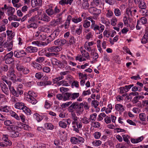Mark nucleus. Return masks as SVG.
I'll return each mask as SVG.
<instances>
[{
  "label": "nucleus",
  "instance_id": "obj_34",
  "mask_svg": "<svg viewBox=\"0 0 148 148\" xmlns=\"http://www.w3.org/2000/svg\"><path fill=\"white\" fill-rule=\"evenodd\" d=\"M59 125L63 128H66L67 127V125L66 123L65 120L63 119L59 122Z\"/></svg>",
  "mask_w": 148,
  "mask_h": 148
},
{
  "label": "nucleus",
  "instance_id": "obj_57",
  "mask_svg": "<svg viewBox=\"0 0 148 148\" xmlns=\"http://www.w3.org/2000/svg\"><path fill=\"white\" fill-rule=\"evenodd\" d=\"M101 143V141L99 140H95L92 142V144L95 147H98L100 146Z\"/></svg>",
  "mask_w": 148,
  "mask_h": 148
},
{
  "label": "nucleus",
  "instance_id": "obj_35",
  "mask_svg": "<svg viewBox=\"0 0 148 148\" xmlns=\"http://www.w3.org/2000/svg\"><path fill=\"white\" fill-rule=\"evenodd\" d=\"M63 95L64 101H66L70 100H71V92H66Z\"/></svg>",
  "mask_w": 148,
  "mask_h": 148
},
{
  "label": "nucleus",
  "instance_id": "obj_24",
  "mask_svg": "<svg viewBox=\"0 0 148 148\" xmlns=\"http://www.w3.org/2000/svg\"><path fill=\"white\" fill-rule=\"evenodd\" d=\"M38 19L46 22H49L51 20L50 18L45 13L43 14Z\"/></svg>",
  "mask_w": 148,
  "mask_h": 148
},
{
  "label": "nucleus",
  "instance_id": "obj_47",
  "mask_svg": "<svg viewBox=\"0 0 148 148\" xmlns=\"http://www.w3.org/2000/svg\"><path fill=\"white\" fill-rule=\"evenodd\" d=\"M32 66L35 68H36L39 70L42 69V66L36 62H33L32 64Z\"/></svg>",
  "mask_w": 148,
  "mask_h": 148
},
{
  "label": "nucleus",
  "instance_id": "obj_32",
  "mask_svg": "<svg viewBox=\"0 0 148 148\" xmlns=\"http://www.w3.org/2000/svg\"><path fill=\"white\" fill-rule=\"evenodd\" d=\"M7 14L8 16L13 14L15 11V9L11 7H9L7 8Z\"/></svg>",
  "mask_w": 148,
  "mask_h": 148
},
{
  "label": "nucleus",
  "instance_id": "obj_4",
  "mask_svg": "<svg viewBox=\"0 0 148 148\" xmlns=\"http://www.w3.org/2000/svg\"><path fill=\"white\" fill-rule=\"evenodd\" d=\"M134 86L133 84L129 85H125L124 86L121 87L119 88L120 94H123L127 92Z\"/></svg>",
  "mask_w": 148,
  "mask_h": 148
},
{
  "label": "nucleus",
  "instance_id": "obj_20",
  "mask_svg": "<svg viewBox=\"0 0 148 148\" xmlns=\"http://www.w3.org/2000/svg\"><path fill=\"white\" fill-rule=\"evenodd\" d=\"M104 28L105 27L103 25L100 24L99 25H96L92 29L95 31L99 30V34H100V33H101L103 32Z\"/></svg>",
  "mask_w": 148,
  "mask_h": 148
},
{
  "label": "nucleus",
  "instance_id": "obj_17",
  "mask_svg": "<svg viewBox=\"0 0 148 148\" xmlns=\"http://www.w3.org/2000/svg\"><path fill=\"white\" fill-rule=\"evenodd\" d=\"M94 44V42L93 41H90V42H86L84 45V48L85 49L88 51H91V46H92Z\"/></svg>",
  "mask_w": 148,
  "mask_h": 148
},
{
  "label": "nucleus",
  "instance_id": "obj_11",
  "mask_svg": "<svg viewBox=\"0 0 148 148\" xmlns=\"http://www.w3.org/2000/svg\"><path fill=\"white\" fill-rule=\"evenodd\" d=\"M25 97L26 99L32 98H36L37 96V93L34 92L32 91H29L28 93H25Z\"/></svg>",
  "mask_w": 148,
  "mask_h": 148
},
{
  "label": "nucleus",
  "instance_id": "obj_56",
  "mask_svg": "<svg viewBox=\"0 0 148 148\" xmlns=\"http://www.w3.org/2000/svg\"><path fill=\"white\" fill-rule=\"evenodd\" d=\"M138 21H139L140 23H141L143 25H146L148 24L147 18L145 17H142L140 20Z\"/></svg>",
  "mask_w": 148,
  "mask_h": 148
},
{
  "label": "nucleus",
  "instance_id": "obj_53",
  "mask_svg": "<svg viewBox=\"0 0 148 148\" xmlns=\"http://www.w3.org/2000/svg\"><path fill=\"white\" fill-rule=\"evenodd\" d=\"M10 114L11 116L14 118L16 120L19 121L20 120L19 116L14 112L11 111L10 112Z\"/></svg>",
  "mask_w": 148,
  "mask_h": 148
},
{
  "label": "nucleus",
  "instance_id": "obj_5",
  "mask_svg": "<svg viewBox=\"0 0 148 148\" xmlns=\"http://www.w3.org/2000/svg\"><path fill=\"white\" fill-rule=\"evenodd\" d=\"M79 104V103L77 102H72L71 105L68 108V110L69 112H71V114L75 113L74 111L75 110L77 109V108Z\"/></svg>",
  "mask_w": 148,
  "mask_h": 148
},
{
  "label": "nucleus",
  "instance_id": "obj_30",
  "mask_svg": "<svg viewBox=\"0 0 148 148\" xmlns=\"http://www.w3.org/2000/svg\"><path fill=\"white\" fill-rule=\"evenodd\" d=\"M143 136H141L137 138H131V141L133 143H137L141 142L143 139Z\"/></svg>",
  "mask_w": 148,
  "mask_h": 148
},
{
  "label": "nucleus",
  "instance_id": "obj_38",
  "mask_svg": "<svg viewBox=\"0 0 148 148\" xmlns=\"http://www.w3.org/2000/svg\"><path fill=\"white\" fill-rule=\"evenodd\" d=\"M39 3H38L37 0H31V4L32 7L34 8L39 4V5H40L41 4L42 2V0H39Z\"/></svg>",
  "mask_w": 148,
  "mask_h": 148
},
{
  "label": "nucleus",
  "instance_id": "obj_55",
  "mask_svg": "<svg viewBox=\"0 0 148 148\" xmlns=\"http://www.w3.org/2000/svg\"><path fill=\"white\" fill-rule=\"evenodd\" d=\"M29 24L27 25V28L29 29L32 28L34 29H36L38 27V25L37 23L34 22L29 23Z\"/></svg>",
  "mask_w": 148,
  "mask_h": 148
},
{
  "label": "nucleus",
  "instance_id": "obj_50",
  "mask_svg": "<svg viewBox=\"0 0 148 148\" xmlns=\"http://www.w3.org/2000/svg\"><path fill=\"white\" fill-rule=\"evenodd\" d=\"M34 118L36 119L38 122H40L42 119V117L38 113H34L33 115Z\"/></svg>",
  "mask_w": 148,
  "mask_h": 148
},
{
  "label": "nucleus",
  "instance_id": "obj_61",
  "mask_svg": "<svg viewBox=\"0 0 148 148\" xmlns=\"http://www.w3.org/2000/svg\"><path fill=\"white\" fill-rule=\"evenodd\" d=\"M117 19L116 17L114 16L112 17L111 20L110 22L112 26H115L117 23Z\"/></svg>",
  "mask_w": 148,
  "mask_h": 148
},
{
  "label": "nucleus",
  "instance_id": "obj_51",
  "mask_svg": "<svg viewBox=\"0 0 148 148\" xmlns=\"http://www.w3.org/2000/svg\"><path fill=\"white\" fill-rule=\"evenodd\" d=\"M148 42V35L147 33H145L142 38L141 42L145 44Z\"/></svg>",
  "mask_w": 148,
  "mask_h": 148
},
{
  "label": "nucleus",
  "instance_id": "obj_22",
  "mask_svg": "<svg viewBox=\"0 0 148 148\" xmlns=\"http://www.w3.org/2000/svg\"><path fill=\"white\" fill-rule=\"evenodd\" d=\"M66 56L67 57V59L69 60V61L74 60V58L73 57V54L70 51H68L66 56L63 55H62L61 57L63 59L64 58H65Z\"/></svg>",
  "mask_w": 148,
  "mask_h": 148
},
{
  "label": "nucleus",
  "instance_id": "obj_18",
  "mask_svg": "<svg viewBox=\"0 0 148 148\" xmlns=\"http://www.w3.org/2000/svg\"><path fill=\"white\" fill-rule=\"evenodd\" d=\"M61 48L59 46H53L47 48V51L49 52H57L61 51Z\"/></svg>",
  "mask_w": 148,
  "mask_h": 148
},
{
  "label": "nucleus",
  "instance_id": "obj_28",
  "mask_svg": "<svg viewBox=\"0 0 148 148\" xmlns=\"http://www.w3.org/2000/svg\"><path fill=\"white\" fill-rule=\"evenodd\" d=\"M24 104L21 102H18L16 103L14 105V107L15 108L22 110L25 106Z\"/></svg>",
  "mask_w": 148,
  "mask_h": 148
},
{
  "label": "nucleus",
  "instance_id": "obj_7",
  "mask_svg": "<svg viewBox=\"0 0 148 148\" xmlns=\"http://www.w3.org/2000/svg\"><path fill=\"white\" fill-rule=\"evenodd\" d=\"M14 121H13L10 120H6L4 121V124L7 126H9L8 128V130H14L15 126L13 125Z\"/></svg>",
  "mask_w": 148,
  "mask_h": 148
},
{
  "label": "nucleus",
  "instance_id": "obj_6",
  "mask_svg": "<svg viewBox=\"0 0 148 148\" xmlns=\"http://www.w3.org/2000/svg\"><path fill=\"white\" fill-rule=\"evenodd\" d=\"M73 131L77 133H79V129L82 127V124L81 121H78L72 125Z\"/></svg>",
  "mask_w": 148,
  "mask_h": 148
},
{
  "label": "nucleus",
  "instance_id": "obj_29",
  "mask_svg": "<svg viewBox=\"0 0 148 148\" xmlns=\"http://www.w3.org/2000/svg\"><path fill=\"white\" fill-rule=\"evenodd\" d=\"M51 62L53 65L57 66L59 67L61 66V62L56 58L52 59L51 60Z\"/></svg>",
  "mask_w": 148,
  "mask_h": 148
},
{
  "label": "nucleus",
  "instance_id": "obj_37",
  "mask_svg": "<svg viewBox=\"0 0 148 148\" xmlns=\"http://www.w3.org/2000/svg\"><path fill=\"white\" fill-rule=\"evenodd\" d=\"M10 110V108L7 106L0 107V111L5 112H8Z\"/></svg>",
  "mask_w": 148,
  "mask_h": 148
},
{
  "label": "nucleus",
  "instance_id": "obj_8",
  "mask_svg": "<svg viewBox=\"0 0 148 148\" xmlns=\"http://www.w3.org/2000/svg\"><path fill=\"white\" fill-rule=\"evenodd\" d=\"M115 110L118 112L120 114H121L125 111V107L120 103H119L115 105Z\"/></svg>",
  "mask_w": 148,
  "mask_h": 148
},
{
  "label": "nucleus",
  "instance_id": "obj_19",
  "mask_svg": "<svg viewBox=\"0 0 148 148\" xmlns=\"http://www.w3.org/2000/svg\"><path fill=\"white\" fill-rule=\"evenodd\" d=\"M66 42V40L65 39H58L54 41V44L56 45L62 46L65 44Z\"/></svg>",
  "mask_w": 148,
  "mask_h": 148
},
{
  "label": "nucleus",
  "instance_id": "obj_16",
  "mask_svg": "<svg viewBox=\"0 0 148 148\" xmlns=\"http://www.w3.org/2000/svg\"><path fill=\"white\" fill-rule=\"evenodd\" d=\"M25 50L28 53H34L37 52L38 49L36 47L29 46L25 48Z\"/></svg>",
  "mask_w": 148,
  "mask_h": 148
},
{
  "label": "nucleus",
  "instance_id": "obj_33",
  "mask_svg": "<svg viewBox=\"0 0 148 148\" xmlns=\"http://www.w3.org/2000/svg\"><path fill=\"white\" fill-rule=\"evenodd\" d=\"M16 130V129H14L13 130H9L11 131L10 132L11 136L12 137H16L19 136V133L17 131L15 130Z\"/></svg>",
  "mask_w": 148,
  "mask_h": 148
},
{
  "label": "nucleus",
  "instance_id": "obj_48",
  "mask_svg": "<svg viewBox=\"0 0 148 148\" xmlns=\"http://www.w3.org/2000/svg\"><path fill=\"white\" fill-rule=\"evenodd\" d=\"M25 66L22 65L21 64L17 63L16 64V67L17 70L19 71H21L23 73V70Z\"/></svg>",
  "mask_w": 148,
  "mask_h": 148
},
{
  "label": "nucleus",
  "instance_id": "obj_62",
  "mask_svg": "<svg viewBox=\"0 0 148 148\" xmlns=\"http://www.w3.org/2000/svg\"><path fill=\"white\" fill-rule=\"evenodd\" d=\"M139 117L140 120L143 121H146V115L144 113L140 114L139 115Z\"/></svg>",
  "mask_w": 148,
  "mask_h": 148
},
{
  "label": "nucleus",
  "instance_id": "obj_10",
  "mask_svg": "<svg viewBox=\"0 0 148 148\" xmlns=\"http://www.w3.org/2000/svg\"><path fill=\"white\" fill-rule=\"evenodd\" d=\"M0 87L2 92L7 95H8L9 91L8 88L5 84L3 82H0Z\"/></svg>",
  "mask_w": 148,
  "mask_h": 148
},
{
  "label": "nucleus",
  "instance_id": "obj_59",
  "mask_svg": "<svg viewBox=\"0 0 148 148\" xmlns=\"http://www.w3.org/2000/svg\"><path fill=\"white\" fill-rule=\"evenodd\" d=\"M17 124L16 125H14V126H15L14 129L18 130L19 128L22 129L24 124L21 122H17Z\"/></svg>",
  "mask_w": 148,
  "mask_h": 148
},
{
  "label": "nucleus",
  "instance_id": "obj_40",
  "mask_svg": "<svg viewBox=\"0 0 148 148\" xmlns=\"http://www.w3.org/2000/svg\"><path fill=\"white\" fill-rule=\"evenodd\" d=\"M114 14L112 11L110 10H106V17L108 18H111L113 16Z\"/></svg>",
  "mask_w": 148,
  "mask_h": 148
},
{
  "label": "nucleus",
  "instance_id": "obj_60",
  "mask_svg": "<svg viewBox=\"0 0 148 148\" xmlns=\"http://www.w3.org/2000/svg\"><path fill=\"white\" fill-rule=\"evenodd\" d=\"M97 116V114L96 113H94L90 115L89 118L90 121H92L93 122L95 121L96 119Z\"/></svg>",
  "mask_w": 148,
  "mask_h": 148
},
{
  "label": "nucleus",
  "instance_id": "obj_49",
  "mask_svg": "<svg viewBox=\"0 0 148 148\" xmlns=\"http://www.w3.org/2000/svg\"><path fill=\"white\" fill-rule=\"evenodd\" d=\"M22 110L25 114L27 115H30L31 114L32 112L31 110L25 106Z\"/></svg>",
  "mask_w": 148,
  "mask_h": 148
},
{
  "label": "nucleus",
  "instance_id": "obj_58",
  "mask_svg": "<svg viewBox=\"0 0 148 148\" xmlns=\"http://www.w3.org/2000/svg\"><path fill=\"white\" fill-rule=\"evenodd\" d=\"M26 100L33 104H35L38 102V101L36 99V98H33L30 99L28 98V99H26Z\"/></svg>",
  "mask_w": 148,
  "mask_h": 148
},
{
  "label": "nucleus",
  "instance_id": "obj_44",
  "mask_svg": "<svg viewBox=\"0 0 148 148\" xmlns=\"http://www.w3.org/2000/svg\"><path fill=\"white\" fill-rule=\"evenodd\" d=\"M140 13L145 17H147L148 19V10L146 9H140L139 10Z\"/></svg>",
  "mask_w": 148,
  "mask_h": 148
},
{
  "label": "nucleus",
  "instance_id": "obj_63",
  "mask_svg": "<svg viewBox=\"0 0 148 148\" xmlns=\"http://www.w3.org/2000/svg\"><path fill=\"white\" fill-rule=\"evenodd\" d=\"M92 1L91 2L90 5H95L96 6L99 5L100 3L101 0H92Z\"/></svg>",
  "mask_w": 148,
  "mask_h": 148
},
{
  "label": "nucleus",
  "instance_id": "obj_2",
  "mask_svg": "<svg viewBox=\"0 0 148 148\" xmlns=\"http://www.w3.org/2000/svg\"><path fill=\"white\" fill-rule=\"evenodd\" d=\"M13 55V52L11 51L4 56L3 60L5 61L6 64H10L14 62V60L12 58Z\"/></svg>",
  "mask_w": 148,
  "mask_h": 148
},
{
  "label": "nucleus",
  "instance_id": "obj_52",
  "mask_svg": "<svg viewBox=\"0 0 148 148\" xmlns=\"http://www.w3.org/2000/svg\"><path fill=\"white\" fill-rule=\"evenodd\" d=\"M81 122V123L85 124H87L90 122V119L86 116L84 117L83 118H80Z\"/></svg>",
  "mask_w": 148,
  "mask_h": 148
},
{
  "label": "nucleus",
  "instance_id": "obj_27",
  "mask_svg": "<svg viewBox=\"0 0 148 148\" xmlns=\"http://www.w3.org/2000/svg\"><path fill=\"white\" fill-rule=\"evenodd\" d=\"M90 56L91 58L95 60V61H96L97 59L99 57L98 54L95 52V50L94 49H92L91 51Z\"/></svg>",
  "mask_w": 148,
  "mask_h": 148
},
{
  "label": "nucleus",
  "instance_id": "obj_45",
  "mask_svg": "<svg viewBox=\"0 0 148 148\" xmlns=\"http://www.w3.org/2000/svg\"><path fill=\"white\" fill-rule=\"evenodd\" d=\"M82 32V25L81 24L79 25L78 28H77L75 31V34L77 35H80Z\"/></svg>",
  "mask_w": 148,
  "mask_h": 148
},
{
  "label": "nucleus",
  "instance_id": "obj_21",
  "mask_svg": "<svg viewBox=\"0 0 148 148\" xmlns=\"http://www.w3.org/2000/svg\"><path fill=\"white\" fill-rule=\"evenodd\" d=\"M89 12L91 13H94L96 14H99L101 12L100 9H97L95 7H91L88 9Z\"/></svg>",
  "mask_w": 148,
  "mask_h": 148
},
{
  "label": "nucleus",
  "instance_id": "obj_23",
  "mask_svg": "<svg viewBox=\"0 0 148 148\" xmlns=\"http://www.w3.org/2000/svg\"><path fill=\"white\" fill-rule=\"evenodd\" d=\"M8 135H3L2 139L4 142V143L8 146H10L12 145V142L8 139Z\"/></svg>",
  "mask_w": 148,
  "mask_h": 148
},
{
  "label": "nucleus",
  "instance_id": "obj_3",
  "mask_svg": "<svg viewBox=\"0 0 148 148\" xmlns=\"http://www.w3.org/2000/svg\"><path fill=\"white\" fill-rule=\"evenodd\" d=\"M137 10L134 7H128L126 10V14L128 16L129 20L131 18L133 17L136 15Z\"/></svg>",
  "mask_w": 148,
  "mask_h": 148
},
{
  "label": "nucleus",
  "instance_id": "obj_12",
  "mask_svg": "<svg viewBox=\"0 0 148 148\" xmlns=\"http://www.w3.org/2000/svg\"><path fill=\"white\" fill-rule=\"evenodd\" d=\"M80 5L81 8L83 9L86 10L89 8V4L87 0H80Z\"/></svg>",
  "mask_w": 148,
  "mask_h": 148
},
{
  "label": "nucleus",
  "instance_id": "obj_25",
  "mask_svg": "<svg viewBox=\"0 0 148 148\" xmlns=\"http://www.w3.org/2000/svg\"><path fill=\"white\" fill-rule=\"evenodd\" d=\"M71 19V16L70 15H69L65 22L64 24L65 29H68L69 28Z\"/></svg>",
  "mask_w": 148,
  "mask_h": 148
},
{
  "label": "nucleus",
  "instance_id": "obj_46",
  "mask_svg": "<svg viewBox=\"0 0 148 148\" xmlns=\"http://www.w3.org/2000/svg\"><path fill=\"white\" fill-rule=\"evenodd\" d=\"M8 19L10 21H11L13 20L14 21H19L21 20V18H18L16 15L12 14L9 17Z\"/></svg>",
  "mask_w": 148,
  "mask_h": 148
},
{
  "label": "nucleus",
  "instance_id": "obj_41",
  "mask_svg": "<svg viewBox=\"0 0 148 148\" xmlns=\"http://www.w3.org/2000/svg\"><path fill=\"white\" fill-rule=\"evenodd\" d=\"M79 92H71V100H75L79 96Z\"/></svg>",
  "mask_w": 148,
  "mask_h": 148
},
{
  "label": "nucleus",
  "instance_id": "obj_42",
  "mask_svg": "<svg viewBox=\"0 0 148 148\" xmlns=\"http://www.w3.org/2000/svg\"><path fill=\"white\" fill-rule=\"evenodd\" d=\"M81 52L82 56L86 59H88L90 57L89 53L87 52L85 50L81 49Z\"/></svg>",
  "mask_w": 148,
  "mask_h": 148
},
{
  "label": "nucleus",
  "instance_id": "obj_1",
  "mask_svg": "<svg viewBox=\"0 0 148 148\" xmlns=\"http://www.w3.org/2000/svg\"><path fill=\"white\" fill-rule=\"evenodd\" d=\"M70 141L72 144L81 145L84 142V139L82 137L79 136L72 137L70 138Z\"/></svg>",
  "mask_w": 148,
  "mask_h": 148
},
{
  "label": "nucleus",
  "instance_id": "obj_14",
  "mask_svg": "<svg viewBox=\"0 0 148 148\" xmlns=\"http://www.w3.org/2000/svg\"><path fill=\"white\" fill-rule=\"evenodd\" d=\"M14 71L13 69H10L7 73L8 77L11 80H14L16 77V75L14 74Z\"/></svg>",
  "mask_w": 148,
  "mask_h": 148
},
{
  "label": "nucleus",
  "instance_id": "obj_43",
  "mask_svg": "<svg viewBox=\"0 0 148 148\" xmlns=\"http://www.w3.org/2000/svg\"><path fill=\"white\" fill-rule=\"evenodd\" d=\"M45 128L47 130H52L54 129V126L50 123H46L44 124Z\"/></svg>",
  "mask_w": 148,
  "mask_h": 148
},
{
  "label": "nucleus",
  "instance_id": "obj_26",
  "mask_svg": "<svg viewBox=\"0 0 148 148\" xmlns=\"http://www.w3.org/2000/svg\"><path fill=\"white\" fill-rule=\"evenodd\" d=\"M71 118L72 125L78 121V119L79 118L77 117L75 113H73L72 114H71Z\"/></svg>",
  "mask_w": 148,
  "mask_h": 148
},
{
  "label": "nucleus",
  "instance_id": "obj_39",
  "mask_svg": "<svg viewBox=\"0 0 148 148\" xmlns=\"http://www.w3.org/2000/svg\"><path fill=\"white\" fill-rule=\"evenodd\" d=\"M72 21L75 23H78L82 21V18L81 17L78 18L77 17L75 16L73 18L71 17Z\"/></svg>",
  "mask_w": 148,
  "mask_h": 148
},
{
  "label": "nucleus",
  "instance_id": "obj_31",
  "mask_svg": "<svg viewBox=\"0 0 148 148\" xmlns=\"http://www.w3.org/2000/svg\"><path fill=\"white\" fill-rule=\"evenodd\" d=\"M138 7L140 9H146L147 8L146 4L144 0H140L138 3Z\"/></svg>",
  "mask_w": 148,
  "mask_h": 148
},
{
  "label": "nucleus",
  "instance_id": "obj_9",
  "mask_svg": "<svg viewBox=\"0 0 148 148\" xmlns=\"http://www.w3.org/2000/svg\"><path fill=\"white\" fill-rule=\"evenodd\" d=\"M13 54L15 57L17 58H20L24 55H26L27 53L24 50H22L14 51Z\"/></svg>",
  "mask_w": 148,
  "mask_h": 148
},
{
  "label": "nucleus",
  "instance_id": "obj_13",
  "mask_svg": "<svg viewBox=\"0 0 148 148\" xmlns=\"http://www.w3.org/2000/svg\"><path fill=\"white\" fill-rule=\"evenodd\" d=\"M60 31L59 29H56L49 36V38L48 39L50 41H52L55 39L56 37L58 36L60 33Z\"/></svg>",
  "mask_w": 148,
  "mask_h": 148
},
{
  "label": "nucleus",
  "instance_id": "obj_64",
  "mask_svg": "<svg viewBox=\"0 0 148 148\" xmlns=\"http://www.w3.org/2000/svg\"><path fill=\"white\" fill-rule=\"evenodd\" d=\"M76 60H79L80 62H82L85 61L86 59L84 58L82 55H78L76 57Z\"/></svg>",
  "mask_w": 148,
  "mask_h": 148
},
{
  "label": "nucleus",
  "instance_id": "obj_15",
  "mask_svg": "<svg viewBox=\"0 0 148 148\" xmlns=\"http://www.w3.org/2000/svg\"><path fill=\"white\" fill-rule=\"evenodd\" d=\"M83 110V103H79L77 109L75 110L77 115L78 116L82 114Z\"/></svg>",
  "mask_w": 148,
  "mask_h": 148
},
{
  "label": "nucleus",
  "instance_id": "obj_36",
  "mask_svg": "<svg viewBox=\"0 0 148 148\" xmlns=\"http://www.w3.org/2000/svg\"><path fill=\"white\" fill-rule=\"evenodd\" d=\"M73 0H61L59 1V3L62 5L64 4L71 5Z\"/></svg>",
  "mask_w": 148,
  "mask_h": 148
},
{
  "label": "nucleus",
  "instance_id": "obj_54",
  "mask_svg": "<svg viewBox=\"0 0 148 148\" xmlns=\"http://www.w3.org/2000/svg\"><path fill=\"white\" fill-rule=\"evenodd\" d=\"M94 34L92 32H89L86 34L85 38L87 40H89L93 38Z\"/></svg>",
  "mask_w": 148,
  "mask_h": 148
}]
</instances>
